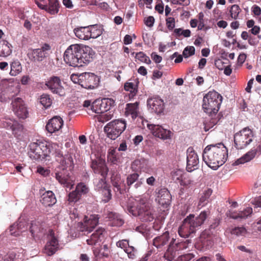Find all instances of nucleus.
I'll use <instances>...</instances> for the list:
<instances>
[{
	"instance_id": "obj_1",
	"label": "nucleus",
	"mask_w": 261,
	"mask_h": 261,
	"mask_svg": "<svg viewBox=\"0 0 261 261\" xmlns=\"http://www.w3.org/2000/svg\"><path fill=\"white\" fill-rule=\"evenodd\" d=\"M94 55V51L89 46L74 44L65 50L63 60L70 66L79 67L88 64L93 60Z\"/></svg>"
},
{
	"instance_id": "obj_2",
	"label": "nucleus",
	"mask_w": 261,
	"mask_h": 261,
	"mask_svg": "<svg viewBox=\"0 0 261 261\" xmlns=\"http://www.w3.org/2000/svg\"><path fill=\"white\" fill-rule=\"evenodd\" d=\"M227 158L228 150L222 143L207 145L202 153L203 161L208 167L214 170L223 165Z\"/></svg>"
},
{
	"instance_id": "obj_3",
	"label": "nucleus",
	"mask_w": 261,
	"mask_h": 261,
	"mask_svg": "<svg viewBox=\"0 0 261 261\" xmlns=\"http://www.w3.org/2000/svg\"><path fill=\"white\" fill-rule=\"evenodd\" d=\"M208 214V212L203 211L195 218L193 215L190 214L184 219L182 225L179 227V235L186 238L195 233L196 229L204 223Z\"/></svg>"
},
{
	"instance_id": "obj_4",
	"label": "nucleus",
	"mask_w": 261,
	"mask_h": 261,
	"mask_svg": "<svg viewBox=\"0 0 261 261\" xmlns=\"http://www.w3.org/2000/svg\"><path fill=\"white\" fill-rule=\"evenodd\" d=\"M129 212L133 215H138L142 221H152L154 219L153 210L147 199L141 198L136 206L127 205Z\"/></svg>"
},
{
	"instance_id": "obj_5",
	"label": "nucleus",
	"mask_w": 261,
	"mask_h": 261,
	"mask_svg": "<svg viewBox=\"0 0 261 261\" xmlns=\"http://www.w3.org/2000/svg\"><path fill=\"white\" fill-rule=\"evenodd\" d=\"M222 101V96L217 92L209 91L203 99L202 108L205 112L212 115L217 113Z\"/></svg>"
},
{
	"instance_id": "obj_6",
	"label": "nucleus",
	"mask_w": 261,
	"mask_h": 261,
	"mask_svg": "<svg viewBox=\"0 0 261 261\" xmlns=\"http://www.w3.org/2000/svg\"><path fill=\"white\" fill-rule=\"evenodd\" d=\"M253 137V131L248 127L244 128L234 135L235 147L238 149L244 148L252 141Z\"/></svg>"
},
{
	"instance_id": "obj_7",
	"label": "nucleus",
	"mask_w": 261,
	"mask_h": 261,
	"mask_svg": "<svg viewBox=\"0 0 261 261\" xmlns=\"http://www.w3.org/2000/svg\"><path fill=\"white\" fill-rule=\"evenodd\" d=\"M73 166L68 167L66 165H60L56 169L55 177L56 179L62 185L66 188L71 189L74 185L73 180L71 178L70 172L73 168Z\"/></svg>"
},
{
	"instance_id": "obj_8",
	"label": "nucleus",
	"mask_w": 261,
	"mask_h": 261,
	"mask_svg": "<svg viewBox=\"0 0 261 261\" xmlns=\"http://www.w3.org/2000/svg\"><path fill=\"white\" fill-rule=\"evenodd\" d=\"M29 146V156L35 160L45 158L50 152L47 145L42 142L31 143Z\"/></svg>"
},
{
	"instance_id": "obj_9",
	"label": "nucleus",
	"mask_w": 261,
	"mask_h": 261,
	"mask_svg": "<svg viewBox=\"0 0 261 261\" xmlns=\"http://www.w3.org/2000/svg\"><path fill=\"white\" fill-rule=\"evenodd\" d=\"M47 240L44 247V253L48 256H51L59 248L58 236L53 229L49 230Z\"/></svg>"
},
{
	"instance_id": "obj_10",
	"label": "nucleus",
	"mask_w": 261,
	"mask_h": 261,
	"mask_svg": "<svg viewBox=\"0 0 261 261\" xmlns=\"http://www.w3.org/2000/svg\"><path fill=\"white\" fill-rule=\"evenodd\" d=\"M50 49V46L45 43L41 48L31 49L28 56L31 61L41 62L49 56Z\"/></svg>"
},
{
	"instance_id": "obj_11",
	"label": "nucleus",
	"mask_w": 261,
	"mask_h": 261,
	"mask_svg": "<svg viewBox=\"0 0 261 261\" xmlns=\"http://www.w3.org/2000/svg\"><path fill=\"white\" fill-rule=\"evenodd\" d=\"M50 147L55 150V155L56 161L62 166L66 165L68 167L73 166L74 165L73 159L70 154H67L63 155L59 145L55 143L50 144Z\"/></svg>"
},
{
	"instance_id": "obj_12",
	"label": "nucleus",
	"mask_w": 261,
	"mask_h": 261,
	"mask_svg": "<svg viewBox=\"0 0 261 261\" xmlns=\"http://www.w3.org/2000/svg\"><path fill=\"white\" fill-rule=\"evenodd\" d=\"M45 86L54 94H58L61 96L65 94V89L62 86L61 80L58 76H53L50 77L46 82Z\"/></svg>"
},
{
	"instance_id": "obj_13",
	"label": "nucleus",
	"mask_w": 261,
	"mask_h": 261,
	"mask_svg": "<svg viewBox=\"0 0 261 261\" xmlns=\"http://www.w3.org/2000/svg\"><path fill=\"white\" fill-rule=\"evenodd\" d=\"M90 166L95 174L106 177L108 168L106 165L105 160L102 158L95 156L94 159H92Z\"/></svg>"
},
{
	"instance_id": "obj_14",
	"label": "nucleus",
	"mask_w": 261,
	"mask_h": 261,
	"mask_svg": "<svg viewBox=\"0 0 261 261\" xmlns=\"http://www.w3.org/2000/svg\"><path fill=\"white\" fill-rule=\"evenodd\" d=\"M11 105L13 112L19 118L25 119L28 117L27 108L21 98H15L12 101Z\"/></svg>"
},
{
	"instance_id": "obj_15",
	"label": "nucleus",
	"mask_w": 261,
	"mask_h": 261,
	"mask_svg": "<svg viewBox=\"0 0 261 261\" xmlns=\"http://www.w3.org/2000/svg\"><path fill=\"white\" fill-rule=\"evenodd\" d=\"M98 77L93 73L84 72L82 75L81 86L87 89H93L96 88L99 84Z\"/></svg>"
},
{
	"instance_id": "obj_16",
	"label": "nucleus",
	"mask_w": 261,
	"mask_h": 261,
	"mask_svg": "<svg viewBox=\"0 0 261 261\" xmlns=\"http://www.w3.org/2000/svg\"><path fill=\"white\" fill-rule=\"evenodd\" d=\"M147 126L155 137L164 140L171 139V132L169 129L164 128L162 125L147 124Z\"/></svg>"
},
{
	"instance_id": "obj_17",
	"label": "nucleus",
	"mask_w": 261,
	"mask_h": 261,
	"mask_svg": "<svg viewBox=\"0 0 261 261\" xmlns=\"http://www.w3.org/2000/svg\"><path fill=\"white\" fill-rule=\"evenodd\" d=\"M171 195L167 189L163 188L159 191L156 200L163 207L164 212L168 210L171 204Z\"/></svg>"
},
{
	"instance_id": "obj_18",
	"label": "nucleus",
	"mask_w": 261,
	"mask_h": 261,
	"mask_svg": "<svg viewBox=\"0 0 261 261\" xmlns=\"http://www.w3.org/2000/svg\"><path fill=\"white\" fill-rule=\"evenodd\" d=\"M199 159L193 148L190 147L187 149V170L191 172L198 168Z\"/></svg>"
},
{
	"instance_id": "obj_19",
	"label": "nucleus",
	"mask_w": 261,
	"mask_h": 261,
	"mask_svg": "<svg viewBox=\"0 0 261 261\" xmlns=\"http://www.w3.org/2000/svg\"><path fill=\"white\" fill-rule=\"evenodd\" d=\"M172 179L176 183L180 185L187 186L191 182V180L188 178L186 173L184 170L176 169L171 173Z\"/></svg>"
},
{
	"instance_id": "obj_20",
	"label": "nucleus",
	"mask_w": 261,
	"mask_h": 261,
	"mask_svg": "<svg viewBox=\"0 0 261 261\" xmlns=\"http://www.w3.org/2000/svg\"><path fill=\"white\" fill-rule=\"evenodd\" d=\"M98 219L99 217H98V215H96L90 216L89 219H88V217L86 216L84 218V223H81L80 224L81 231H88L91 232L98 224Z\"/></svg>"
},
{
	"instance_id": "obj_21",
	"label": "nucleus",
	"mask_w": 261,
	"mask_h": 261,
	"mask_svg": "<svg viewBox=\"0 0 261 261\" xmlns=\"http://www.w3.org/2000/svg\"><path fill=\"white\" fill-rule=\"evenodd\" d=\"M63 125V120L60 116H55L50 119L46 125V130L52 134L59 132Z\"/></svg>"
},
{
	"instance_id": "obj_22",
	"label": "nucleus",
	"mask_w": 261,
	"mask_h": 261,
	"mask_svg": "<svg viewBox=\"0 0 261 261\" xmlns=\"http://www.w3.org/2000/svg\"><path fill=\"white\" fill-rule=\"evenodd\" d=\"M147 105L152 112L158 114L162 113L164 111L163 100L157 97L150 98L147 100Z\"/></svg>"
},
{
	"instance_id": "obj_23",
	"label": "nucleus",
	"mask_w": 261,
	"mask_h": 261,
	"mask_svg": "<svg viewBox=\"0 0 261 261\" xmlns=\"http://www.w3.org/2000/svg\"><path fill=\"white\" fill-rule=\"evenodd\" d=\"M106 234L105 230L99 228L91 234L90 238L87 240V243L88 245L92 246L100 244L103 241Z\"/></svg>"
},
{
	"instance_id": "obj_24",
	"label": "nucleus",
	"mask_w": 261,
	"mask_h": 261,
	"mask_svg": "<svg viewBox=\"0 0 261 261\" xmlns=\"http://www.w3.org/2000/svg\"><path fill=\"white\" fill-rule=\"evenodd\" d=\"M252 213V208L250 207H247L244 210L239 212L229 211L227 215L233 219H245L248 216H250Z\"/></svg>"
},
{
	"instance_id": "obj_25",
	"label": "nucleus",
	"mask_w": 261,
	"mask_h": 261,
	"mask_svg": "<svg viewBox=\"0 0 261 261\" xmlns=\"http://www.w3.org/2000/svg\"><path fill=\"white\" fill-rule=\"evenodd\" d=\"M200 240L203 248L206 249L211 248L213 245L212 233L205 230L200 234Z\"/></svg>"
},
{
	"instance_id": "obj_26",
	"label": "nucleus",
	"mask_w": 261,
	"mask_h": 261,
	"mask_svg": "<svg viewBox=\"0 0 261 261\" xmlns=\"http://www.w3.org/2000/svg\"><path fill=\"white\" fill-rule=\"evenodd\" d=\"M169 233L168 232L155 237L153 240V245L158 249H162L163 247L167 245L169 241Z\"/></svg>"
},
{
	"instance_id": "obj_27",
	"label": "nucleus",
	"mask_w": 261,
	"mask_h": 261,
	"mask_svg": "<svg viewBox=\"0 0 261 261\" xmlns=\"http://www.w3.org/2000/svg\"><path fill=\"white\" fill-rule=\"evenodd\" d=\"M139 102L127 103L125 107V115H131L133 119H136L139 115Z\"/></svg>"
},
{
	"instance_id": "obj_28",
	"label": "nucleus",
	"mask_w": 261,
	"mask_h": 261,
	"mask_svg": "<svg viewBox=\"0 0 261 261\" xmlns=\"http://www.w3.org/2000/svg\"><path fill=\"white\" fill-rule=\"evenodd\" d=\"M40 201L45 206H50L56 203L57 200L54 193L48 191L42 194Z\"/></svg>"
},
{
	"instance_id": "obj_29",
	"label": "nucleus",
	"mask_w": 261,
	"mask_h": 261,
	"mask_svg": "<svg viewBox=\"0 0 261 261\" xmlns=\"http://www.w3.org/2000/svg\"><path fill=\"white\" fill-rule=\"evenodd\" d=\"M174 243L175 240L173 238L170 242L168 248L164 255V257L169 261H172L176 256V252L177 251L175 249Z\"/></svg>"
},
{
	"instance_id": "obj_30",
	"label": "nucleus",
	"mask_w": 261,
	"mask_h": 261,
	"mask_svg": "<svg viewBox=\"0 0 261 261\" xmlns=\"http://www.w3.org/2000/svg\"><path fill=\"white\" fill-rule=\"evenodd\" d=\"M89 27H79L74 29L75 36L80 39H89Z\"/></svg>"
},
{
	"instance_id": "obj_31",
	"label": "nucleus",
	"mask_w": 261,
	"mask_h": 261,
	"mask_svg": "<svg viewBox=\"0 0 261 261\" xmlns=\"http://www.w3.org/2000/svg\"><path fill=\"white\" fill-rule=\"evenodd\" d=\"M12 53L11 45L7 41H0V57L6 58Z\"/></svg>"
},
{
	"instance_id": "obj_32",
	"label": "nucleus",
	"mask_w": 261,
	"mask_h": 261,
	"mask_svg": "<svg viewBox=\"0 0 261 261\" xmlns=\"http://www.w3.org/2000/svg\"><path fill=\"white\" fill-rule=\"evenodd\" d=\"M104 132L106 134L107 139L108 140L106 141L109 142V140L111 142L114 140V120H112L108 123L104 127Z\"/></svg>"
},
{
	"instance_id": "obj_33",
	"label": "nucleus",
	"mask_w": 261,
	"mask_h": 261,
	"mask_svg": "<svg viewBox=\"0 0 261 261\" xmlns=\"http://www.w3.org/2000/svg\"><path fill=\"white\" fill-rule=\"evenodd\" d=\"M47 5L45 11L51 15L59 12V3L58 0H47Z\"/></svg>"
},
{
	"instance_id": "obj_34",
	"label": "nucleus",
	"mask_w": 261,
	"mask_h": 261,
	"mask_svg": "<svg viewBox=\"0 0 261 261\" xmlns=\"http://www.w3.org/2000/svg\"><path fill=\"white\" fill-rule=\"evenodd\" d=\"M256 154V151L255 150H251L245 154L241 158L238 159L235 162L234 164L238 165L249 162L255 157Z\"/></svg>"
},
{
	"instance_id": "obj_35",
	"label": "nucleus",
	"mask_w": 261,
	"mask_h": 261,
	"mask_svg": "<svg viewBox=\"0 0 261 261\" xmlns=\"http://www.w3.org/2000/svg\"><path fill=\"white\" fill-rule=\"evenodd\" d=\"M24 223L23 222H19V223L14 224L11 225L10 227L11 234L16 236L19 235L20 233L24 231L27 229V227H26L25 229H23V228L24 227Z\"/></svg>"
},
{
	"instance_id": "obj_36",
	"label": "nucleus",
	"mask_w": 261,
	"mask_h": 261,
	"mask_svg": "<svg viewBox=\"0 0 261 261\" xmlns=\"http://www.w3.org/2000/svg\"><path fill=\"white\" fill-rule=\"evenodd\" d=\"M11 70L10 75L12 76H15L19 74L22 71V66L20 62L18 60H15L10 64Z\"/></svg>"
},
{
	"instance_id": "obj_37",
	"label": "nucleus",
	"mask_w": 261,
	"mask_h": 261,
	"mask_svg": "<svg viewBox=\"0 0 261 261\" xmlns=\"http://www.w3.org/2000/svg\"><path fill=\"white\" fill-rule=\"evenodd\" d=\"M99 105L102 108L103 113L110 110L111 107L114 103V100L110 98H103L102 99H99Z\"/></svg>"
},
{
	"instance_id": "obj_38",
	"label": "nucleus",
	"mask_w": 261,
	"mask_h": 261,
	"mask_svg": "<svg viewBox=\"0 0 261 261\" xmlns=\"http://www.w3.org/2000/svg\"><path fill=\"white\" fill-rule=\"evenodd\" d=\"M212 190L207 189L205 190L200 198L199 206H204L208 201V199L212 194Z\"/></svg>"
},
{
	"instance_id": "obj_39",
	"label": "nucleus",
	"mask_w": 261,
	"mask_h": 261,
	"mask_svg": "<svg viewBox=\"0 0 261 261\" xmlns=\"http://www.w3.org/2000/svg\"><path fill=\"white\" fill-rule=\"evenodd\" d=\"M126 122L124 120H115V136L118 137L125 129Z\"/></svg>"
},
{
	"instance_id": "obj_40",
	"label": "nucleus",
	"mask_w": 261,
	"mask_h": 261,
	"mask_svg": "<svg viewBox=\"0 0 261 261\" xmlns=\"http://www.w3.org/2000/svg\"><path fill=\"white\" fill-rule=\"evenodd\" d=\"M89 27V39L96 38L102 34L101 29L97 25H93Z\"/></svg>"
},
{
	"instance_id": "obj_41",
	"label": "nucleus",
	"mask_w": 261,
	"mask_h": 261,
	"mask_svg": "<svg viewBox=\"0 0 261 261\" xmlns=\"http://www.w3.org/2000/svg\"><path fill=\"white\" fill-rule=\"evenodd\" d=\"M229 232L232 235L236 237L245 236L247 233L246 229L243 227H234V228L229 229Z\"/></svg>"
},
{
	"instance_id": "obj_42",
	"label": "nucleus",
	"mask_w": 261,
	"mask_h": 261,
	"mask_svg": "<svg viewBox=\"0 0 261 261\" xmlns=\"http://www.w3.org/2000/svg\"><path fill=\"white\" fill-rule=\"evenodd\" d=\"M19 92V88L17 86H11L7 88L4 93L7 96V98L12 99Z\"/></svg>"
},
{
	"instance_id": "obj_43",
	"label": "nucleus",
	"mask_w": 261,
	"mask_h": 261,
	"mask_svg": "<svg viewBox=\"0 0 261 261\" xmlns=\"http://www.w3.org/2000/svg\"><path fill=\"white\" fill-rule=\"evenodd\" d=\"M100 176L101 177L95 178L94 179V183L96 189L98 190H102L103 189L107 187L105 181L106 177Z\"/></svg>"
},
{
	"instance_id": "obj_44",
	"label": "nucleus",
	"mask_w": 261,
	"mask_h": 261,
	"mask_svg": "<svg viewBox=\"0 0 261 261\" xmlns=\"http://www.w3.org/2000/svg\"><path fill=\"white\" fill-rule=\"evenodd\" d=\"M124 88L125 90L130 92V94L129 95V98H133L136 94L137 89L134 83H126L124 84Z\"/></svg>"
},
{
	"instance_id": "obj_45",
	"label": "nucleus",
	"mask_w": 261,
	"mask_h": 261,
	"mask_svg": "<svg viewBox=\"0 0 261 261\" xmlns=\"http://www.w3.org/2000/svg\"><path fill=\"white\" fill-rule=\"evenodd\" d=\"M11 129L12 131L13 134L15 137H18L21 135V133L23 129L22 125L19 123L17 121H14L13 126Z\"/></svg>"
},
{
	"instance_id": "obj_46",
	"label": "nucleus",
	"mask_w": 261,
	"mask_h": 261,
	"mask_svg": "<svg viewBox=\"0 0 261 261\" xmlns=\"http://www.w3.org/2000/svg\"><path fill=\"white\" fill-rule=\"evenodd\" d=\"M40 102L45 108H47L51 106L52 100L49 95L44 94L40 96Z\"/></svg>"
},
{
	"instance_id": "obj_47",
	"label": "nucleus",
	"mask_w": 261,
	"mask_h": 261,
	"mask_svg": "<svg viewBox=\"0 0 261 261\" xmlns=\"http://www.w3.org/2000/svg\"><path fill=\"white\" fill-rule=\"evenodd\" d=\"M104 251L102 252L103 256L108 257L109 256V249L112 245V239L110 238H106V240L103 242Z\"/></svg>"
},
{
	"instance_id": "obj_48",
	"label": "nucleus",
	"mask_w": 261,
	"mask_h": 261,
	"mask_svg": "<svg viewBox=\"0 0 261 261\" xmlns=\"http://www.w3.org/2000/svg\"><path fill=\"white\" fill-rule=\"evenodd\" d=\"M15 120L10 118H5L0 122V127L11 129L13 126Z\"/></svg>"
},
{
	"instance_id": "obj_49",
	"label": "nucleus",
	"mask_w": 261,
	"mask_h": 261,
	"mask_svg": "<svg viewBox=\"0 0 261 261\" xmlns=\"http://www.w3.org/2000/svg\"><path fill=\"white\" fill-rule=\"evenodd\" d=\"M241 11V10L238 5H233L230 10L231 17L234 19H237Z\"/></svg>"
},
{
	"instance_id": "obj_50",
	"label": "nucleus",
	"mask_w": 261,
	"mask_h": 261,
	"mask_svg": "<svg viewBox=\"0 0 261 261\" xmlns=\"http://www.w3.org/2000/svg\"><path fill=\"white\" fill-rule=\"evenodd\" d=\"M75 190L80 194L81 196L86 194L89 191L88 188L84 183L79 184L76 187Z\"/></svg>"
},
{
	"instance_id": "obj_51",
	"label": "nucleus",
	"mask_w": 261,
	"mask_h": 261,
	"mask_svg": "<svg viewBox=\"0 0 261 261\" xmlns=\"http://www.w3.org/2000/svg\"><path fill=\"white\" fill-rule=\"evenodd\" d=\"M99 102V99H96L92 103L91 106V110L93 112L96 114L103 113V111H102V108L101 106L99 105L100 104Z\"/></svg>"
},
{
	"instance_id": "obj_52",
	"label": "nucleus",
	"mask_w": 261,
	"mask_h": 261,
	"mask_svg": "<svg viewBox=\"0 0 261 261\" xmlns=\"http://www.w3.org/2000/svg\"><path fill=\"white\" fill-rule=\"evenodd\" d=\"M195 49L193 46H188L185 48L183 52L182 56L185 58H187L195 54Z\"/></svg>"
},
{
	"instance_id": "obj_53",
	"label": "nucleus",
	"mask_w": 261,
	"mask_h": 261,
	"mask_svg": "<svg viewBox=\"0 0 261 261\" xmlns=\"http://www.w3.org/2000/svg\"><path fill=\"white\" fill-rule=\"evenodd\" d=\"M136 58L141 62L145 63L148 64L151 63V61L149 58L144 53L141 51L136 54Z\"/></svg>"
},
{
	"instance_id": "obj_54",
	"label": "nucleus",
	"mask_w": 261,
	"mask_h": 261,
	"mask_svg": "<svg viewBox=\"0 0 261 261\" xmlns=\"http://www.w3.org/2000/svg\"><path fill=\"white\" fill-rule=\"evenodd\" d=\"M81 197L80 194L75 190L69 194L68 201L70 202H76L80 199Z\"/></svg>"
},
{
	"instance_id": "obj_55",
	"label": "nucleus",
	"mask_w": 261,
	"mask_h": 261,
	"mask_svg": "<svg viewBox=\"0 0 261 261\" xmlns=\"http://www.w3.org/2000/svg\"><path fill=\"white\" fill-rule=\"evenodd\" d=\"M41 227L38 222H33L31 223L30 226V231L32 233L33 237H34L35 234L40 231Z\"/></svg>"
},
{
	"instance_id": "obj_56",
	"label": "nucleus",
	"mask_w": 261,
	"mask_h": 261,
	"mask_svg": "<svg viewBox=\"0 0 261 261\" xmlns=\"http://www.w3.org/2000/svg\"><path fill=\"white\" fill-rule=\"evenodd\" d=\"M174 246H175V249L177 251L180 250H184L187 248L188 246V241L179 242L178 241H176V239H174Z\"/></svg>"
},
{
	"instance_id": "obj_57",
	"label": "nucleus",
	"mask_w": 261,
	"mask_h": 261,
	"mask_svg": "<svg viewBox=\"0 0 261 261\" xmlns=\"http://www.w3.org/2000/svg\"><path fill=\"white\" fill-rule=\"evenodd\" d=\"M139 174L135 173L129 175L127 177V184L128 187L133 184L138 178Z\"/></svg>"
},
{
	"instance_id": "obj_58",
	"label": "nucleus",
	"mask_w": 261,
	"mask_h": 261,
	"mask_svg": "<svg viewBox=\"0 0 261 261\" xmlns=\"http://www.w3.org/2000/svg\"><path fill=\"white\" fill-rule=\"evenodd\" d=\"M194 257L192 253H188L179 256L175 261H190Z\"/></svg>"
},
{
	"instance_id": "obj_59",
	"label": "nucleus",
	"mask_w": 261,
	"mask_h": 261,
	"mask_svg": "<svg viewBox=\"0 0 261 261\" xmlns=\"http://www.w3.org/2000/svg\"><path fill=\"white\" fill-rule=\"evenodd\" d=\"M101 191L102 194L105 196L103 201L107 202L111 198V191L108 187L103 189Z\"/></svg>"
},
{
	"instance_id": "obj_60",
	"label": "nucleus",
	"mask_w": 261,
	"mask_h": 261,
	"mask_svg": "<svg viewBox=\"0 0 261 261\" xmlns=\"http://www.w3.org/2000/svg\"><path fill=\"white\" fill-rule=\"evenodd\" d=\"M166 25L169 30H172L175 27V19L172 17H169L166 19Z\"/></svg>"
},
{
	"instance_id": "obj_61",
	"label": "nucleus",
	"mask_w": 261,
	"mask_h": 261,
	"mask_svg": "<svg viewBox=\"0 0 261 261\" xmlns=\"http://www.w3.org/2000/svg\"><path fill=\"white\" fill-rule=\"evenodd\" d=\"M82 73L80 74H72L70 79L75 84H79L81 86L82 85Z\"/></svg>"
},
{
	"instance_id": "obj_62",
	"label": "nucleus",
	"mask_w": 261,
	"mask_h": 261,
	"mask_svg": "<svg viewBox=\"0 0 261 261\" xmlns=\"http://www.w3.org/2000/svg\"><path fill=\"white\" fill-rule=\"evenodd\" d=\"M204 14L202 12H200L198 14V29L199 30H202L204 27Z\"/></svg>"
},
{
	"instance_id": "obj_63",
	"label": "nucleus",
	"mask_w": 261,
	"mask_h": 261,
	"mask_svg": "<svg viewBox=\"0 0 261 261\" xmlns=\"http://www.w3.org/2000/svg\"><path fill=\"white\" fill-rule=\"evenodd\" d=\"M217 113L212 114L211 115L212 118L210 121V127H213L220 120L219 115H217Z\"/></svg>"
},
{
	"instance_id": "obj_64",
	"label": "nucleus",
	"mask_w": 261,
	"mask_h": 261,
	"mask_svg": "<svg viewBox=\"0 0 261 261\" xmlns=\"http://www.w3.org/2000/svg\"><path fill=\"white\" fill-rule=\"evenodd\" d=\"M144 23L149 27H152L154 23V18L153 16H150L144 18Z\"/></svg>"
}]
</instances>
